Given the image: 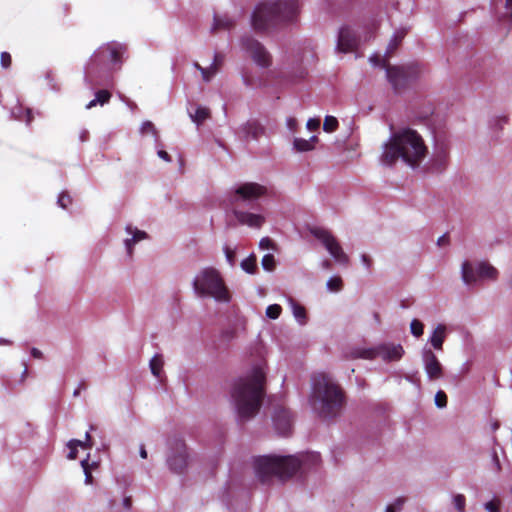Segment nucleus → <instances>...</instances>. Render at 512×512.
Returning <instances> with one entry per match:
<instances>
[{"instance_id": "1", "label": "nucleus", "mask_w": 512, "mask_h": 512, "mask_svg": "<svg viewBox=\"0 0 512 512\" xmlns=\"http://www.w3.org/2000/svg\"><path fill=\"white\" fill-rule=\"evenodd\" d=\"M266 362L255 365L250 373L238 378L231 390L241 421L253 418L260 410L266 395Z\"/></svg>"}, {"instance_id": "2", "label": "nucleus", "mask_w": 512, "mask_h": 512, "mask_svg": "<svg viewBox=\"0 0 512 512\" xmlns=\"http://www.w3.org/2000/svg\"><path fill=\"white\" fill-rule=\"evenodd\" d=\"M345 403V392L328 375L321 373L313 378L311 405L321 418H336Z\"/></svg>"}, {"instance_id": "3", "label": "nucleus", "mask_w": 512, "mask_h": 512, "mask_svg": "<svg viewBox=\"0 0 512 512\" xmlns=\"http://www.w3.org/2000/svg\"><path fill=\"white\" fill-rule=\"evenodd\" d=\"M427 147L422 137L412 129H404L395 133L385 145L381 160L384 164L392 165L401 158L411 166H416L425 157Z\"/></svg>"}, {"instance_id": "4", "label": "nucleus", "mask_w": 512, "mask_h": 512, "mask_svg": "<svg viewBox=\"0 0 512 512\" xmlns=\"http://www.w3.org/2000/svg\"><path fill=\"white\" fill-rule=\"evenodd\" d=\"M299 14L297 0H276L259 4L252 15V26L256 31H266L278 24L293 22Z\"/></svg>"}, {"instance_id": "5", "label": "nucleus", "mask_w": 512, "mask_h": 512, "mask_svg": "<svg viewBox=\"0 0 512 512\" xmlns=\"http://www.w3.org/2000/svg\"><path fill=\"white\" fill-rule=\"evenodd\" d=\"M302 461L296 456H259L254 460L258 479L266 483L272 476L280 479L292 477L301 467Z\"/></svg>"}, {"instance_id": "6", "label": "nucleus", "mask_w": 512, "mask_h": 512, "mask_svg": "<svg viewBox=\"0 0 512 512\" xmlns=\"http://www.w3.org/2000/svg\"><path fill=\"white\" fill-rule=\"evenodd\" d=\"M195 292L201 296H209L218 302H229L230 292L219 271L213 267L202 269L193 281Z\"/></svg>"}, {"instance_id": "7", "label": "nucleus", "mask_w": 512, "mask_h": 512, "mask_svg": "<svg viewBox=\"0 0 512 512\" xmlns=\"http://www.w3.org/2000/svg\"><path fill=\"white\" fill-rule=\"evenodd\" d=\"M127 52V47L118 42H110L100 46L91 56L87 65L86 77L90 82L95 85L93 75L109 61L113 70L121 68L123 63L124 54Z\"/></svg>"}, {"instance_id": "8", "label": "nucleus", "mask_w": 512, "mask_h": 512, "mask_svg": "<svg viewBox=\"0 0 512 512\" xmlns=\"http://www.w3.org/2000/svg\"><path fill=\"white\" fill-rule=\"evenodd\" d=\"M387 78L396 92L405 89L420 74V67L417 63H410L403 66H387Z\"/></svg>"}, {"instance_id": "9", "label": "nucleus", "mask_w": 512, "mask_h": 512, "mask_svg": "<svg viewBox=\"0 0 512 512\" xmlns=\"http://www.w3.org/2000/svg\"><path fill=\"white\" fill-rule=\"evenodd\" d=\"M310 233L317 238L330 255L341 265L348 266L350 263L349 256L344 252L337 238L327 229L314 227L310 229Z\"/></svg>"}, {"instance_id": "10", "label": "nucleus", "mask_w": 512, "mask_h": 512, "mask_svg": "<svg viewBox=\"0 0 512 512\" xmlns=\"http://www.w3.org/2000/svg\"><path fill=\"white\" fill-rule=\"evenodd\" d=\"M497 277V269L487 262L479 263L476 270H474V268L468 261H465L462 264V278L463 281L468 285L475 283L477 278H487L495 280L497 279Z\"/></svg>"}, {"instance_id": "11", "label": "nucleus", "mask_w": 512, "mask_h": 512, "mask_svg": "<svg viewBox=\"0 0 512 512\" xmlns=\"http://www.w3.org/2000/svg\"><path fill=\"white\" fill-rule=\"evenodd\" d=\"M404 353L401 345H380L375 348L361 349L357 351L356 357L364 359H375L381 357L384 360H399Z\"/></svg>"}, {"instance_id": "12", "label": "nucleus", "mask_w": 512, "mask_h": 512, "mask_svg": "<svg viewBox=\"0 0 512 512\" xmlns=\"http://www.w3.org/2000/svg\"><path fill=\"white\" fill-rule=\"evenodd\" d=\"M243 49L249 53L252 60L262 68H268L272 64V57L266 48L256 39L245 37L242 39Z\"/></svg>"}, {"instance_id": "13", "label": "nucleus", "mask_w": 512, "mask_h": 512, "mask_svg": "<svg viewBox=\"0 0 512 512\" xmlns=\"http://www.w3.org/2000/svg\"><path fill=\"white\" fill-rule=\"evenodd\" d=\"M267 194V188L256 182H246L235 190V201L257 200Z\"/></svg>"}, {"instance_id": "14", "label": "nucleus", "mask_w": 512, "mask_h": 512, "mask_svg": "<svg viewBox=\"0 0 512 512\" xmlns=\"http://www.w3.org/2000/svg\"><path fill=\"white\" fill-rule=\"evenodd\" d=\"M359 37L349 26H343L338 34L337 50L342 53L353 52L358 48Z\"/></svg>"}, {"instance_id": "15", "label": "nucleus", "mask_w": 512, "mask_h": 512, "mask_svg": "<svg viewBox=\"0 0 512 512\" xmlns=\"http://www.w3.org/2000/svg\"><path fill=\"white\" fill-rule=\"evenodd\" d=\"M175 445V453L168 457V465L173 472L181 474L187 466V449L181 440H177Z\"/></svg>"}, {"instance_id": "16", "label": "nucleus", "mask_w": 512, "mask_h": 512, "mask_svg": "<svg viewBox=\"0 0 512 512\" xmlns=\"http://www.w3.org/2000/svg\"><path fill=\"white\" fill-rule=\"evenodd\" d=\"M273 423L280 435H289L292 430L291 412L285 407L276 408L273 415Z\"/></svg>"}, {"instance_id": "17", "label": "nucleus", "mask_w": 512, "mask_h": 512, "mask_svg": "<svg viewBox=\"0 0 512 512\" xmlns=\"http://www.w3.org/2000/svg\"><path fill=\"white\" fill-rule=\"evenodd\" d=\"M423 361L426 373L430 380H437L443 376V368L437 356L431 350H425Z\"/></svg>"}, {"instance_id": "18", "label": "nucleus", "mask_w": 512, "mask_h": 512, "mask_svg": "<svg viewBox=\"0 0 512 512\" xmlns=\"http://www.w3.org/2000/svg\"><path fill=\"white\" fill-rule=\"evenodd\" d=\"M234 216L240 224L251 228H260L265 222L264 216L250 212L234 210Z\"/></svg>"}, {"instance_id": "19", "label": "nucleus", "mask_w": 512, "mask_h": 512, "mask_svg": "<svg viewBox=\"0 0 512 512\" xmlns=\"http://www.w3.org/2000/svg\"><path fill=\"white\" fill-rule=\"evenodd\" d=\"M265 132L264 127L257 120H248L242 127L241 133L245 139L258 140Z\"/></svg>"}, {"instance_id": "20", "label": "nucleus", "mask_w": 512, "mask_h": 512, "mask_svg": "<svg viewBox=\"0 0 512 512\" xmlns=\"http://www.w3.org/2000/svg\"><path fill=\"white\" fill-rule=\"evenodd\" d=\"M126 231L132 235V238L125 240V246H126L127 252L129 254V256H131L133 253V245L143 239H146L148 237V235L145 231L138 230L137 228H133L131 225H128L126 227Z\"/></svg>"}, {"instance_id": "21", "label": "nucleus", "mask_w": 512, "mask_h": 512, "mask_svg": "<svg viewBox=\"0 0 512 512\" xmlns=\"http://www.w3.org/2000/svg\"><path fill=\"white\" fill-rule=\"evenodd\" d=\"M446 337V327L443 324H439L433 331L430 338L431 345L437 349L442 350L443 343Z\"/></svg>"}, {"instance_id": "22", "label": "nucleus", "mask_w": 512, "mask_h": 512, "mask_svg": "<svg viewBox=\"0 0 512 512\" xmlns=\"http://www.w3.org/2000/svg\"><path fill=\"white\" fill-rule=\"evenodd\" d=\"M235 26V22L228 16H214L212 32L219 30H230Z\"/></svg>"}, {"instance_id": "23", "label": "nucleus", "mask_w": 512, "mask_h": 512, "mask_svg": "<svg viewBox=\"0 0 512 512\" xmlns=\"http://www.w3.org/2000/svg\"><path fill=\"white\" fill-rule=\"evenodd\" d=\"M111 96L112 95L108 90H106V89L99 90L95 94V99L91 100L86 105V108L91 109V108L95 107L97 104L104 105L110 101Z\"/></svg>"}, {"instance_id": "24", "label": "nucleus", "mask_w": 512, "mask_h": 512, "mask_svg": "<svg viewBox=\"0 0 512 512\" xmlns=\"http://www.w3.org/2000/svg\"><path fill=\"white\" fill-rule=\"evenodd\" d=\"M406 35V31L404 29L400 30V31H397L393 38L391 39L390 43L388 44V47H387V51H386V56L387 57H391L393 55V53L395 52V50L399 47V45L401 44L403 38L405 37Z\"/></svg>"}, {"instance_id": "25", "label": "nucleus", "mask_w": 512, "mask_h": 512, "mask_svg": "<svg viewBox=\"0 0 512 512\" xmlns=\"http://www.w3.org/2000/svg\"><path fill=\"white\" fill-rule=\"evenodd\" d=\"M317 140L316 136H312L309 140L296 138L293 144L297 151L306 152L314 148V143L317 142Z\"/></svg>"}, {"instance_id": "26", "label": "nucleus", "mask_w": 512, "mask_h": 512, "mask_svg": "<svg viewBox=\"0 0 512 512\" xmlns=\"http://www.w3.org/2000/svg\"><path fill=\"white\" fill-rule=\"evenodd\" d=\"M164 361L161 355L156 354L151 360H150V369L154 376L157 378H160L162 369H163Z\"/></svg>"}, {"instance_id": "27", "label": "nucleus", "mask_w": 512, "mask_h": 512, "mask_svg": "<svg viewBox=\"0 0 512 512\" xmlns=\"http://www.w3.org/2000/svg\"><path fill=\"white\" fill-rule=\"evenodd\" d=\"M241 268L249 273L254 274L257 271V258L255 254H251L241 262Z\"/></svg>"}, {"instance_id": "28", "label": "nucleus", "mask_w": 512, "mask_h": 512, "mask_svg": "<svg viewBox=\"0 0 512 512\" xmlns=\"http://www.w3.org/2000/svg\"><path fill=\"white\" fill-rule=\"evenodd\" d=\"M292 309L294 317L299 321L300 324H305L307 320L306 309L304 306L297 302H292Z\"/></svg>"}, {"instance_id": "29", "label": "nucleus", "mask_w": 512, "mask_h": 512, "mask_svg": "<svg viewBox=\"0 0 512 512\" xmlns=\"http://www.w3.org/2000/svg\"><path fill=\"white\" fill-rule=\"evenodd\" d=\"M96 462L89 463L88 459H84L81 461V466L83 468L84 474H85V483L86 484H92L93 483V476H92V468L97 467Z\"/></svg>"}, {"instance_id": "30", "label": "nucleus", "mask_w": 512, "mask_h": 512, "mask_svg": "<svg viewBox=\"0 0 512 512\" xmlns=\"http://www.w3.org/2000/svg\"><path fill=\"white\" fill-rule=\"evenodd\" d=\"M210 117V110L206 107H198L195 111V114L192 116L193 121L197 124L203 123L206 119Z\"/></svg>"}, {"instance_id": "31", "label": "nucleus", "mask_w": 512, "mask_h": 512, "mask_svg": "<svg viewBox=\"0 0 512 512\" xmlns=\"http://www.w3.org/2000/svg\"><path fill=\"white\" fill-rule=\"evenodd\" d=\"M338 120L334 116H326L323 123L325 132H334L338 128Z\"/></svg>"}, {"instance_id": "32", "label": "nucleus", "mask_w": 512, "mask_h": 512, "mask_svg": "<svg viewBox=\"0 0 512 512\" xmlns=\"http://www.w3.org/2000/svg\"><path fill=\"white\" fill-rule=\"evenodd\" d=\"M327 287L330 291L338 292L343 288V281L342 278L339 276L331 277L327 281Z\"/></svg>"}, {"instance_id": "33", "label": "nucleus", "mask_w": 512, "mask_h": 512, "mask_svg": "<svg viewBox=\"0 0 512 512\" xmlns=\"http://www.w3.org/2000/svg\"><path fill=\"white\" fill-rule=\"evenodd\" d=\"M261 264L266 271H273L276 267L274 255L265 254L261 260Z\"/></svg>"}, {"instance_id": "34", "label": "nucleus", "mask_w": 512, "mask_h": 512, "mask_svg": "<svg viewBox=\"0 0 512 512\" xmlns=\"http://www.w3.org/2000/svg\"><path fill=\"white\" fill-rule=\"evenodd\" d=\"M282 307L279 304H271L266 308V316L270 319H277L281 315Z\"/></svg>"}, {"instance_id": "35", "label": "nucleus", "mask_w": 512, "mask_h": 512, "mask_svg": "<svg viewBox=\"0 0 512 512\" xmlns=\"http://www.w3.org/2000/svg\"><path fill=\"white\" fill-rule=\"evenodd\" d=\"M410 329H411V333L415 336V337H420L423 335L424 333V325L421 321H419L418 319H413L411 324H410Z\"/></svg>"}, {"instance_id": "36", "label": "nucleus", "mask_w": 512, "mask_h": 512, "mask_svg": "<svg viewBox=\"0 0 512 512\" xmlns=\"http://www.w3.org/2000/svg\"><path fill=\"white\" fill-rule=\"evenodd\" d=\"M70 441H71V444L76 447L91 448L93 445L89 432H86L85 441H81V440H77V439H72Z\"/></svg>"}, {"instance_id": "37", "label": "nucleus", "mask_w": 512, "mask_h": 512, "mask_svg": "<svg viewBox=\"0 0 512 512\" xmlns=\"http://www.w3.org/2000/svg\"><path fill=\"white\" fill-rule=\"evenodd\" d=\"M217 72L218 70L215 68V65H210L201 70V75L205 82H209Z\"/></svg>"}, {"instance_id": "38", "label": "nucleus", "mask_w": 512, "mask_h": 512, "mask_svg": "<svg viewBox=\"0 0 512 512\" xmlns=\"http://www.w3.org/2000/svg\"><path fill=\"white\" fill-rule=\"evenodd\" d=\"M72 204V197L67 192H62L58 197V205L67 209Z\"/></svg>"}, {"instance_id": "39", "label": "nucleus", "mask_w": 512, "mask_h": 512, "mask_svg": "<svg viewBox=\"0 0 512 512\" xmlns=\"http://www.w3.org/2000/svg\"><path fill=\"white\" fill-rule=\"evenodd\" d=\"M0 64L3 69H9L12 65V57L9 52H2L0 55Z\"/></svg>"}, {"instance_id": "40", "label": "nucleus", "mask_w": 512, "mask_h": 512, "mask_svg": "<svg viewBox=\"0 0 512 512\" xmlns=\"http://www.w3.org/2000/svg\"><path fill=\"white\" fill-rule=\"evenodd\" d=\"M435 404L439 408H443L447 405V395L444 391L439 390L435 395Z\"/></svg>"}, {"instance_id": "41", "label": "nucleus", "mask_w": 512, "mask_h": 512, "mask_svg": "<svg viewBox=\"0 0 512 512\" xmlns=\"http://www.w3.org/2000/svg\"><path fill=\"white\" fill-rule=\"evenodd\" d=\"M453 501H454V505H455L456 509L459 512H464L465 504H466V499H465L464 495H462V494L455 495Z\"/></svg>"}, {"instance_id": "42", "label": "nucleus", "mask_w": 512, "mask_h": 512, "mask_svg": "<svg viewBox=\"0 0 512 512\" xmlns=\"http://www.w3.org/2000/svg\"><path fill=\"white\" fill-rule=\"evenodd\" d=\"M390 57H387L385 56L384 59H382L379 55H374L372 57H370V61L376 65V66H381L383 68H385L387 70V66L390 65L389 62H388V59Z\"/></svg>"}, {"instance_id": "43", "label": "nucleus", "mask_w": 512, "mask_h": 512, "mask_svg": "<svg viewBox=\"0 0 512 512\" xmlns=\"http://www.w3.org/2000/svg\"><path fill=\"white\" fill-rule=\"evenodd\" d=\"M406 498L399 497L395 500L393 504H390L386 508V512H396V510H400L405 503Z\"/></svg>"}, {"instance_id": "44", "label": "nucleus", "mask_w": 512, "mask_h": 512, "mask_svg": "<svg viewBox=\"0 0 512 512\" xmlns=\"http://www.w3.org/2000/svg\"><path fill=\"white\" fill-rule=\"evenodd\" d=\"M224 253H225V256H226V259L228 261V263L233 266L235 264V260H236V253L233 249H231L229 246H225L224 247Z\"/></svg>"}, {"instance_id": "45", "label": "nucleus", "mask_w": 512, "mask_h": 512, "mask_svg": "<svg viewBox=\"0 0 512 512\" xmlns=\"http://www.w3.org/2000/svg\"><path fill=\"white\" fill-rule=\"evenodd\" d=\"M499 505H500V502L498 500H491L485 504V508L489 512H500Z\"/></svg>"}, {"instance_id": "46", "label": "nucleus", "mask_w": 512, "mask_h": 512, "mask_svg": "<svg viewBox=\"0 0 512 512\" xmlns=\"http://www.w3.org/2000/svg\"><path fill=\"white\" fill-rule=\"evenodd\" d=\"M141 132L143 134H146V133H155L156 132V129H155V126L152 122L150 121H146L142 124V127H141Z\"/></svg>"}, {"instance_id": "47", "label": "nucleus", "mask_w": 512, "mask_h": 512, "mask_svg": "<svg viewBox=\"0 0 512 512\" xmlns=\"http://www.w3.org/2000/svg\"><path fill=\"white\" fill-rule=\"evenodd\" d=\"M259 246L261 249H273L274 243L270 238L264 237L260 240Z\"/></svg>"}, {"instance_id": "48", "label": "nucleus", "mask_w": 512, "mask_h": 512, "mask_svg": "<svg viewBox=\"0 0 512 512\" xmlns=\"http://www.w3.org/2000/svg\"><path fill=\"white\" fill-rule=\"evenodd\" d=\"M223 62H224V56L220 53H215L213 63L211 65H215V68L219 71Z\"/></svg>"}, {"instance_id": "49", "label": "nucleus", "mask_w": 512, "mask_h": 512, "mask_svg": "<svg viewBox=\"0 0 512 512\" xmlns=\"http://www.w3.org/2000/svg\"><path fill=\"white\" fill-rule=\"evenodd\" d=\"M320 126V120L316 118H310L307 121V128L311 131L317 130Z\"/></svg>"}, {"instance_id": "50", "label": "nucleus", "mask_w": 512, "mask_h": 512, "mask_svg": "<svg viewBox=\"0 0 512 512\" xmlns=\"http://www.w3.org/2000/svg\"><path fill=\"white\" fill-rule=\"evenodd\" d=\"M361 261L367 270H370L372 268L373 260L368 254H362Z\"/></svg>"}, {"instance_id": "51", "label": "nucleus", "mask_w": 512, "mask_h": 512, "mask_svg": "<svg viewBox=\"0 0 512 512\" xmlns=\"http://www.w3.org/2000/svg\"><path fill=\"white\" fill-rule=\"evenodd\" d=\"M68 448L70 449L69 453H68V458L71 459V460H75L77 458V454H78V450L76 446H73L71 444V441L68 442Z\"/></svg>"}, {"instance_id": "52", "label": "nucleus", "mask_w": 512, "mask_h": 512, "mask_svg": "<svg viewBox=\"0 0 512 512\" xmlns=\"http://www.w3.org/2000/svg\"><path fill=\"white\" fill-rule=\"evenodd\" d=\"M158 156L161 159H163L164 161H166V162H170L171 161L170 155L166 151H164V150H159L158 151Z\"/></svg>"}, {"instance_id": "53", "label": "nucleus", "mask_w": 512, "mask_h": 512, "mask_svg": "<svg viewBox=\"0 0 512 512\" xmlns=\"http://www.w3.org/2000/svg\"><path fill=\"white\" fill-rule=\"evenodd\" d=\"M448 242H449V236L447 234H444L441 237H439L437 244L439 246H443V245L448 244Z\"/></svg>"}, {"instance_id": "54", "label": "nucleus", "mask_w": 512, "mask_h": 512, "mask_svg": "<svg viewBox=\"0 0 512 512\" xmlns=\"http://www.w3.org/2000/svg\"><path fill=\"white\" fill-rule=\"evenodd\" d=\"M31 355L37 359H41L43 357V353L37 348H32Z\"/></svg>"}, {"instance_id": "55", "label": "nucleus", "mask_w": 512, "mask_h": 512, "mask_svg": "<svg viewBox=\"0 0 512 512\" xmlns=\"http://www.w3.org/2000/svg\"><path fill=\"white\" fill-rule=\"evenodd\" d=\"M123 505L126 509H130L131 508V505H132V499L130 496L128 497H125L124 500H123Z\"/></svg>"}, {"instance_id": "56", "label": "nucleus", "mask_w": 512, "mask_h": 512, "mask_svg": "<svg viewBox=\"0 0 512 512\" xmlns=\"http://www.w3.org/2000/svg\"><path fill=\"white\" fill-rule=\"evenodd\" d=\"M493 461L495 463L496 469L499 471L501 469V466H500V461H499V458H498V455L496 452L493 453Z\"/></svg>"}, {"instance_id": "57", "label": "nucleus", "mask_w": 512, "mask_h": 512, "mask_svg": "<svg viewBox=\"0 0 512 512\" xmlns=\"http://www.w3.org/2000/svg\"><path fill=\"white\" fill-rule=\"evenodd\" d=\"M321 265H322V267L325 270H331L332 269V263L329 260H324Z\"/></svg>"}, {"instance_id": "58", "label": "nucleus", "mask_w": 512, "mask_h": 512, "mask_svg": "<svg viewBox=\"0 0 512 512\" xmlns=\"http://www.w3.org/2000/svg\"><path fill=\"white\" fill-rule=\"evenodd\" d=\"M140 456H141L143 459H146V458H147V451H146V449H145V446H144V445H142V446L140 447Z\"/></svg>"}, {"instance_id": "59", "label": "nucleus", "mask_w": 512, "mask_h": 512, "mask_svg": "<svg viewBox=\"0 0 512 512\" xmlns=\"http://www.w3.org/2000/svg\"><path fill=\"white\" fill-rule=\"evenodd\" d=\"M84 387V384H81L73 393L74 396H78L80 394V390Z\"/></svg>"}, {"instance_id": "60", "label": "nucleus", "mask_w": 512, "mask_h": 512, "mask_svg": "<svg viewBox=\"0 0 512 512\" xmlns=\"http://www.w3.org/2000/svg\"><path fill=\"white\" fill-rule=\"evenodd\" d=\"M506 8L511 10V17H512V0H506Z\"/></svg>"}, {"instance_id": "61", "label": "nucleus", "mask_w": 512, "mask_h": 512, "mask_svg": "<svg viewBox=\"0 0 512 512\" xmlns=\"http://www.w3.org/2000/svg\"><path fill=\"white\" fill-rule=\"evenodd\" d=\"M31 121H32L31 111L27 110V123L29 124Z\"/></svg>"}, {"instance_id": "62", "label": "nucleus", "mask_w": 512, "mask_h": 512, "mask_svg": "<svg viewBox=\"0 0 512 512\" xmlns=\"http://www.w3.org/2000/svg\"><path fill=\"white\" fill-rule=\"evenodd\" d=\"M194 67L201 72V70H203L204 67H202L199 63L195 62L194 63Z\"/></svg>"}, {"instance_id": "63", "label": "nucleus", "mask_w": 512, "mask_h": 512, "mask_svg": "<svg viewBox=\"0 0 512 512\" xmlns=\"http://www.w3.org/2000/svg\"><path fill=\"white\" fill-rule=\"evenodd\" d=\"M311 457L313 462H317L319 460V454H312Z\"/></svg>"}, {"instance_id": "64", "label": "nucleus", "mask_w": 512, "mask_h": 512, "mask_svg": "<svg viewBox=\"0 0 512 512\" xmlns=\"http://www.w3.org/2000/svg\"><path fill=\"white\" fill-rule=\"evenodd\" d=\"M0 344H11L9 340L0 339Z\"/></svg>"}]
</instances>
